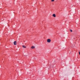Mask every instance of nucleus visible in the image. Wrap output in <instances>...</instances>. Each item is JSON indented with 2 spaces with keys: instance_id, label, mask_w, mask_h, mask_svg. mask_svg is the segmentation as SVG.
<instances>
[{
  "instance_id": "6",
  "label": "nucleus",
  "mask_w": 80,
  "mask_h": 80,
  "mask_svg": "<svg viewBox=\"0 0 80 80\" xmlns=\"http://www.w3.org/2000/svg\"><path fill=\"white\" fill-rule=\"evenodd\" d=\"M70 31L71 32H72V30H70Z\"/></svg>"
},
{
  "instance_id": "3",
  "label": "nucleus",
  "mask_w": 80,
  "mask_h": 80,
  "mask_svg": "<svg viewBox=\"0 0 80 80\" xmlns=\"http://www.w3.org/2000/svg\"><path fill=\"white\" fill-rule=\"evenodd\" d=\"M52 16H53V17H56V15H55V14H53L52 15Z\"/></svg>"
},
{
  "instance_id": "4",
  "label": "nucleus",
  "mask_w": 80,
  "mask_h": 80,
  "mask_svg": "<svg viewBox=\"0 0 80 80\" xmlns=\"http://www.w3.org/2000/svg\"><path fill=\"white\" fill-rule=\"evenodd\" d=\"M22 47L23 48H26V46H24V45H22Z\"/></svg>"
},
{
  "instance_id": "7",
  "label": "nucleus",
  "mask_w": 80,
  "mask_h": 80,
  "mask_svg": "<svg viewBox=\"0 0 80 80\" xmlns=\"http://www.w3.org/2000/svg\"><path fill=\"white\" fill-rule=\"evenodd\" d=\"M54 0H52L51 1L52 2H54Z\"/></svg>"
},
{
  "instance_id": "5",
  "label": "nucleus",
  "mask_w": 80,
  "mask_h": 80,
  "mask_svg": "<svg viewBox=\"0 0 80 80\" xmlns=\"http://www.w3.org/2000/svg\"><path fill=\"white\" fill-rule=\"evenodd\" d=\"M35 48V46H32L31 47V48H32V49Z\"/></svg>"
},
{
  "instance_id": "1",
  "label": "nucleus",
  "mask_w": 80,
  "mask_h": 80,
  "mask_svg": "<svg viewBox=\"0 0 80 80\" xmlns=\"http://www.w3.org/2000/svg\"><path fill=\"white\" fill-rule=\"evenodd\" d=\"M47 42L48 43H50L51 42V40L50 39H48L47 40Z\"/></svg>"
},
{
  "instance_id": "2",
  "label": "nucleus",
  "mask_w": 80,
  "mask_h": 80,
  "mask_svg": "<svg viewBox=\"0 0 80 80\" xmlns=\"http://www.w3.org/2000/svg\"><path fill=\"white\" fill-rule=\"evenodd\" d=\"M13 43H14V45H17V42L16 41H14V42H13Z\"/></svg>"
}]
</instances>
